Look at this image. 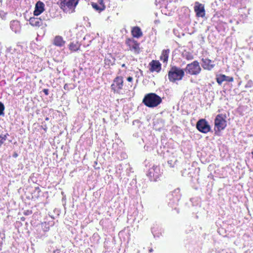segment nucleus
<instances>
[{"label":"nucleus","instance_id":"obj_10","mask_svg":"<svg viewBox=\"0 0 253 253\" xmlns=\"http://www.w3.org/2000/svg\"><path fill=\"white\" fill-rule=\"evenodd\" d=\"M194 9L197 17L203 18L205 16L206 11L204 4L196 1L194 3Z\"/></svg>","mask_w":253,"mask_h":253},{"label":"nucleus","instance_id":"obj_36","mask_svg":"<svg viewBox=\"0 0 253 253\" xmlns=\"http://www.w3.org/2000/svg\"><path fill=\"white\" fill-rule=\"evenodd\" d=\"M68 86L69 85L68 84H65L64 86V88L65 89H68Z\"/></svg>","mask_w":253,"mask_h":253},{"label":"nucleus","instance_id":"obj_30","mask_svg":"<svg viewBox=\"0 0 253 253\" xmlns=\"http://www.w3.org/2000/svg\"><path fill=\"white\" fill-rule=\"evenodd\" d=\"M43 92L45 94V95H48V89L46 88H44L42 90Z\"/></svg>","mask_w":253,"mask_h":253},{"label":"nucleus","instance_id":"obj_40","mask_svg":"<svg viewBox=\"0 0 253 253\" xmlns=\"http://www.w3.org/2000/svg\"><path fill=\"white\" fill-rule=\"evenodd\" d=\"M45 120H48V118H46Z\"/></svg>","mask_w":253,"mask_h":253},{"label":"nucleus","instance_id":"obj_33","mask_svg":"<svg viewBox=\"0 0 253 253\" xmlns=\"http://www.w3.org/2000/svg\"><path fill=\"white\" fill-rule=\"evenodd\" d=\"M186 59L188 60L192 59H193V56L191 55H189L187 56Z\"/></svg>","mask_w":253,"mask_h":253},{"label":"nucleus","instance_id":"obj_27","mask_svg":"<svg viewBox=\"0 0 253 253\" xmlns=\"http://www.w3.org/2000/svg\"><path fill=\"white\" fill-rule=\"evenodd\" d=\"M4 106L3 104L0 102V116L4 115Z\"/></svg>","mask_w":253,"mask_h":253},{"label":"nucleus","instance_id":"obj_12","mask_svg":"<svg viewBox=\"0 0 253 253\" xmlns=\"http://www.w3.org/2000/svg\"><path fill=\"white\" fill-rule=\"evenodd\" d=\"M44 4L43 2L38 1L35 4V10L34 11V16H39L44 10Z\"/></svg>","mask_w":253,"mask_h":253},{"label":"nucleus","instance_id":"obj_29","mask_svg":"<svg viewBox=\"0 0 253 253\" xmlns=\"http://www.w3.org/2000/svg\"><path fill=\"white\" fill-rule=\"evenodd\" d=\"M32 213V211L31 210H27L25 211L24 212V214L25 215H29Z\"/></svg>","mask_w":253,"mask_h":253},{"label":"nucleus","instance_id":"obj_32","mask_svg":"<svg viewBox=\"0 0 253 253\" xmlns=\"http://www.w3.org/2000/svg\"><path fill=\"white\" fill-rule=\"evenodd\" d=\"M132 78L131 77H128L127 78V81L129 82H131L132 81Z\"/></svg>","mask_w":253,"mask_h":253},{"label":"nucleus","instance_id":"obj_42","mask_svg":"<svg viewBox=\"0 0 253 253\" xmlns=\"http://www.w3.org/2000/svg\"><path fill=\"white\" fill-rule=\"evenodd\" d=\"M252 154L253 155V152H252Z\"/></svg>","mask_w":253,"mask_h":253},{"label":"nucleus","instance_id":"obj_24","mask_svg":"<svg viewBox=\"0 0 253 253\" xmlns=\"http://www.w3.org/2000/svg\"><path fill=\"white\" fill-rule=\"evenodd\" d=\"M39 18L41 19V21L42 22H45L47 21L50 20V16H49L47 14H43Z\"/></svg>","mask_w":253,"mask_h":253},{"label":"nucleus","instance_id":"obj_5","mask_svg":"<svg viewBox=\"0 0 253 253\" xmlns=\"http://www.w3.org/2000/svg\"><path fill=\"white\" fill-rule=\"evenodd\" d=\"M201 68L198 61L195 60L186 65L184 71L191 75H197L201 71Z\"/></svg>","mask_w":253,"mask_h":253},{"label":"nucleus","instance_id":"obj_26","mask_svg":"<svg viewBox=\"0 0 253 253\" xmlns=\"http://www.w3.org/2000/svg\"><path fill=\"white\" fill-rule=\"evenodd\" d=\"M97 3L99 4V6L102 8V9H103L104 10L105 9L106 6L104 4L103 0H98Z\"/></svg>","mask_w":253,"mask_h":253},{"label":"nucleus","instance_id":"obj_14","mask_svg":"<svg viewBox=\"0 0 253 253\" xmlns=\"http://www.w3.org/2000/svg\"><path fill=\"white\" fill-rule=\"evenodd\" d=\"M11 30L15 34H19L21 31V26L18 20H12L10 23Z\"/></svg>","mask_w":253,"mask_h":253},{"label":"nucleus","instance_id":"obj_7","mask_svg":"<svg viewBox=\"0 0 253 253\" xmlns=\"http://www.w3.org/2000/svg\"><path fill=\"white\" fill-rule=\"evenodd\" d=\"M168 197L170 200L169 203V205L171 207H174L175 205L178 204V203L181 197V194H180V189H175L170 194H169Z\"/></svg>","mask_w":253,"mask_h":253},{"label":"nucleus","instance_id":"obj_22","mask_svg":"<svg viewBox=\"0 0 253 253\" xmlns=\"http://www.w3.org/2000/svg\"><path fill=\"white\" fill-rule=\"evenodd\" d=\"M8 133H6L5 134H0V147L2 146V145L6 141L7 136H8Z\"/></svg>","mask_w":253,"mask_h":253},{"label":"nucleus","instance_id":"obj_18","mask_svg":"<svg viewBox=\"0 0 253 253\" xmlns=\"http://www.w3.org/2000/svg\"><path fill=\"white\" fill-rule=\"evenodd\" d=\"M169 51L170 50L169 49H164L162 51V54L160 57V59L164 63H167L169 56Z\"/></svg>","mask_w":253,"mask_h":253},{"label":"nucleus","instance_id":"obj_8","mask_svg":"<svg viewBox=\"0 0 253 253\" xmlns=\"http://www.w3.org/2000/svg\"><path fill=\"white\" fill-rule=\"evenodd\" d=\"M161 173L159 167L153 166L149 169L147 175L149 177L151 181H157Z\"/></svg>","mask_w":253,"mask_h":253},{"label":"nucleus","instance_id":"obj_17","mask_svg":"<svg viewBox=\"0 0 253 253\" xmlns=\"http://www.w3.org/2000/svg\"><path fill=\"white\" fill-rule=\"evenodd\" d=\"M65 43V42L61 36H56L54 39L53 44L56 46L61 47L64 45Z\"/></svg>","mask_w":253,"mask_h":253},{"label":"nucleus","instance_id":"obj_16","mask_svg":"<svg viewBox=\"0 0 253 253\" xmlns=\"http://www.w3.org/2000/svg\"><path fill=\"white\" fill-rule=\"evenodd\" d=\"M150 71L151 72L156 71L159 72L161 69V64L156 60H153L150 64Z\"/></svg>","mask_w":253,"mask_h":253},{"label":"nucleus","instance_id":"obj_31","mask_svg":"<svg viewBox=\"0 0 253 253\" xmlns=\"http://www.w3.org/2000/svg\"><path fill=\"white\" fill-rule=\"evenodd\" d=\"M168 163L169 167H173V165H172V161L171 160L168 161Z\"/></svg>","mask_w":253,"mask_h":253},{"label":"nucleus","instance_id":"obj_19","mask_svg":"<svg viewBox=\"0 0 253 253\" xmlns=\"http://www.w3.org/2000/svg\"><path fill=\"white\" fill-rule=\"evenodd\" d=\"M132 34L135 38H139L142 35L141 29L138 27H135L132 30Z\"/></svg>","mask_w":253,"mask_h":253},{"label":"nucleus","instance_id":"obj_11","mask_svg":"<svg viewBox=\"0 0 253 253\" xmlns=\"http://www.w3.org/2000/svg\"><path fill=\"white\" fill-rule=\"evenodd\" d=\"M30 24L34 27L40 28L41 27L42 29H44L47 27V25L46 22H42L41 21V19L39 18V17H31L29 20Z\"/></svg>","mask_w":253,"mask_h":253},{"label":"nucleus","instance_id":"obj_35","mask_svg":"<svg viewBox=\"0 0 253 253\" xmlns=\"http://www.w3.org/2000/svg\"><path fill=\"white\" fill-rule=\"evenodd\" d=\"M35 191H37L38 193H40L41 192V190L39 187H36L35 188Z\"/></svg>","mask_w":253,"mask_h":253},{"label":"nucleus","instance_id":"obj_37","mask_svg":"<svg viewBox=\"0 0 253 253\" xmlns=\"http://www.w3.org/2000/svg\"><path fill=\"white\" fill-rule=\"evenodd\" d=\"M13 157L14 158H16L17 156H18V154L16 153H15L13 155Z\"/></svg>","mask_w":253,"mask_h":253},{"label":"nucleus","instance_id":"obj_23","mask_svg":"<svg viewBox=\"0 0 253 253\" xmlns=\"http://www.w3.org/2000/svg\"><path fill=\"white\" fill-rule=\"evenodd\" d=\"M91 5L94 9H95L96 11H97L99 12L104 10V9H102V8H101L100 6H99V4L97 3L92 2Z\"/></svg>","mask_w":253,"mask_h":253},{"label":"nucleus","instance_id":"obj_39","mask_svg":"<svg viewBox=\"0 0 253 253\" xmlns=\"http://www.w3.org/2000/svg\"><path fill=\"white\" fill-rule=\"evenodd\" d=\"M139 71H140V72H141V73L142 74V71L141 70H139Z\"/></svg>","mask_w":253,"mask_h":253},{"label":"nucleus","instance_id":"obj_21","mask_svg":"<svg viewBox=\"0 0 253 253\" xmlns=\"http://www.w3.org/2000/svg\"><path fill=\"white\" fill-rule=\"evenodd\" d=\"M228 76L224 75H221L220 76L217 77L216 81L219 84H221L223 81L227 80Z\"/></svg>","mask_w":253,"mask_h":253},{"label":"nucleus","instance_id":"obj_2","mask_svg":"<svg viewBox=\"0 0 253 253\" xmlns=\"http://www.w3.org/2000/svg\"><path fill=\"white\" fill-rule=\"evenodd\" d=\"M80 0H59L60 7L65 13H72L75 11V8Z\"/></svg>","mask_w":253,"mask_h":253},{"label":"nucleus","instance_id":"obj_1","mask_svg":"<svg viewBox=\"0 0 253 253\" xmlns=\"http://www.w3.org/2000/svg\"><path fill=\"white\" fill-rule=\"evenodd\" d=\"M162 102V98L155 93L146 94L142 100V103L147 107L154 108L158 106Z\"/></svg>","mask_w":253,"mask_h":253},{"label":"nucleus","instance_id":"obj_38","mask_svg":"<svg viewBox=\"0 0 253 253\" xmlns=\"http://www.w3.org/2000/svg\"><path fill=\"white\" fill-rule=\"evenodd\" d=\"M153 252V249H150L149 250V252Z\"/></svg>","mask_w":253,"mask_h":253},{"label":"nucleus","instance_id":"obj_3","mask_svg":"<svg viewBox=\"0 0 253 253\" xmlns=\"http://www.w3.org/2000/svg\"><path fill=\"white\" fill-rule=\"evenodd\" d=\"M184 76V70L175 66L171 67L168 73V78L173 83L181 80Z\"/></svg>","mask_w":253,"mask_h":253},{"label":"nucleus","instance_id":"obj_9","mask_svg":"<svg viewBox=\"0 0 253 253\" xmlns=\"http://www.w3.org/2000/svg\"><path fill=\"white\" fill-rule=\"evenodd\" d=\"M123 77L120 76L117 77L114 80V83L111 85L112 89H113L115 92L120 93V90L123 88Z\"/></svg>","mask_w":253,"mask_h":253},{"label":"nucleus","instance_id":"obj_41","mask_svg":"<svg viewBox=\"0 0 253 253\" xmlns=\"http://www.w3.org/2000/svg\"><path fill=\"white\" fill-rule=\"evenodd\" d=\"M125 66V64H123V65H122V66H123V67H124Z\"/></svg>","mask_w":253,"mask_h":253},{"label":"nucleus","instance_id":"obj_6","mask_svg":"<svg viewBox=\"0 0 253 253\" xmlns=\"http://www.w3.org/2000/svg\"><path fill=\"white\" fill-rule=\"evenodd\" d=\"M199 131L203 133H207L211 131V127L205 119H199L196 125Z\"/></svg>","mask_w":253,"mask_h":253},{"label":"nucleus","instance_id":"obj_20","mask_svg":"<svg viewBox=\"0 0 253 253\" xmlns=\"http://www.w3.org/2000/svg\"><path fill=\"white\" fill-rule=\"evenodd\" d=\"M80 48V44L78 42H72L69 45V48L71 51H76Z\"/></svg>","mask_w":253,"mask_h":253},{"label":"nucleus","instance_id":"obj_13","mask_svg":"<svg viewBox=\"0 0 253 253\" xmlns=\"http://www.w3.org/2000/svg\"><path fill=\"white\" fill-rule=\"evenodd\" d=\"M202 66L204 69L211 70L214 67V62L209 59L202 58Z\"/></svg>","mask_w":253,"mask_h":253},{"label":"nucleus","instance_id":"obj_25","mask_svg":"<svg viewBox=\"0 0 253 253\" xmlns=\"http://www.w3.org/2000/svg\"><path fill=\"white\" fill-rule=\"evenodd\" d=\"M42 227L44 232L48 231L49 229V227L47 225V224L46 222L42 223Z\"/></svg>","mask_w":253,"mask_h":253},{"label":"nucleus","instance_id":"obj_34","mask_svg":"<svg viewBox=\"0 0 253 253\" xmlns=\"http://www.w3.org/2000/svg\"><path fill=\"white\" fill-rule=\"evenodd\" d=\"M226 81L228 82H232L233 81V78L232 77H229L227 78V80H226Z\"/></svg>","mask_w":253,"mask_h":253},{"label":"nucleus","instance_id":"obj_28","mask_svg":"<svg viewBox=\"0 0 253 253\" xmlns=\"http://www.w3.org/2000/svg\"><path fill=\"white\" fill-rule=\"evenodd\" d=\"M253 83L252 81L250 80L248 82L245 87H251L253 85Z\"/></svg>","mask_w":253,"mask_h":253},{"label":"nucleus","instance_id":"obj_4","mask_svg":"<svg viewBox=\"0 0 253 253\" xmlns=\"http://www.w3.org/2000/svg\"><path fill=\"white\" fill-rule=\"evenodd\" d=\"M226 116L222 114H218L214 119V130L220 131L225 129L227 126Z\"/></svg>","mask_w":253,"mask_h":253},{"label":"nucleus","instance_id":"obj_15","mask_svg":"<svg viewBox=\"0 0 253 253\" xmlns=\"http://www.w3.org/2000/svg\"><path fill=\"white\" fill-rule=\"evenodd\" d=\"M126 43L129 46L130 50H133L135 52L139 53V44L136 41L128 40Z\"/></svg>","mask_w":253,"mask_h":253}]
</instances>
